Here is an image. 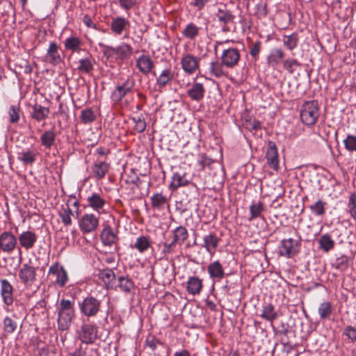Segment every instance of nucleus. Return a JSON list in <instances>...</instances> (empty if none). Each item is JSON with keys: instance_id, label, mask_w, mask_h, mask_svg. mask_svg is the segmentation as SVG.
Here are the masks:
<instances>
[{"instance_id": "0e129e2a", "label": "nucleus", "mask_w": 356, "mask_h": 356, "mask_svg": "<svg viewBox=\"0 0 356 356\" xmlns=\"http://www.w3.org/2000/svg\"><path fill=\"white\" fill-rule=\"evenodd\" d=\"M120 6L124 10H130L136 3V0H119Z\"/></svg>"}, {"instance_id": "c756f323", "label": "nucleus", "mask_w": 356, "mask_h": 356, "mask_svg": "<svg viewBox=\"0 0 356 356\" xmlns=\"http://www.w3.org/2000/svg\"><path fill=\"white\" fill-rule=\"evenodd\" d=\"M184 172H174L170 183V188L175 190L181 186H186L189 184V180L186 177Z\"/></svg>"}, {"instance_id": "423d86ee", "label": "nucleus", "mask_w": 356, "mask_h": 356, "mask_svg": "<svg viewBox=\"0 0 356 356\" xmlns=\"http://www.w3.org/2000/svg\"><path fill=\"white\" fill-rule=\"evenodd\" d=\"M78 223L83 234L92 233L99 227V217L94 213H84L79 219Z\"/></svg>"}, {"instance_id": "dca6fc26", "label": "nucleus", "mask_w": 356, "mask_h": 356, "mask_svg": "<svg viewBox=\"0 0 356 356\" xmlns=\"http://www.w3.org/2000/svg\"><path fill=\"white\" fill-rule=\"evenodd\" d=\"M174 79V72L171 68H167L161 72L156 77L155 88L157 91L162 92L165 87L170 84Z\"/></svg>"}, {"instance_id": "f03ea898", "label": "nucleus", "mask_w": 356, "mask_h": 356, "mask_svg": "<svg viewBox=\"0 0 356 356\" xmlns=\"http://www.w3.org/2000/svg\"><path fill=\"white\" fill-rule=\"evenodd\" d=\"M319 117V106L316 100L307 101L300 108V119L303 124L314 125Z\"/></svg>"}, {"instance_id": "680f3d73", "label": "nucleus", "mask_w": 356, "mask_h": 356, "mask_svg": "<svg viewBox=\"0 0 356 356\" xmlns=\"http://www.w3.org/2000/svg\"><path fill=\"white\" fill-rule=\"evenodd\" d=\"M212 163V160L208 158L205 154H201L200 159L198 160V165L202 170H204L206 167L209 166Z\"/></svg>"}, {"instance_id": "f704fd0d", "label": "nucleus", "mask_w": 356, "mask_h": 356, "mask_svg": "<svg viewBox=\"0 0 356 356\" xmlns=\"http://www.w3.org/2000/svg\"><path fill=\"white\" fill-rule=\"evenodd\" d=\"M260 316L273 324V321L277 318L278 314L275 311V307L270 303H267L263 306Z\"/></svg>"}, {"instance_id": "9b49d317", "label": "nucleus", "mask_w": 356, "mask_h": 356, "mask_svg": "<svg viewBox=\"0 0 356 356\" xmlns=\"http://www.w3.org/2000/svg\"><path fill=\"white\" fill-rule=\"evenodd\" d=\"M200 59L191 54H183L181 65L184 72L188 75L195 74L199 70Z\"/></svg>"}, {"instance_id": "4d7b16f0", "label": "nucleus", "mask_w": 356, "mask_h": 356, "mask_svg": "<svg viewBox=\"0 0 356 356\" xmlns=\"http://www.w3.org/2000/svg\"><path fill=\"white\" fill-rule=\"evenodd\" d=\"M300 63L295 58H287L283 61V68L289 73H293Z\"/></svg>"}, {"instance_id": "69168bd1", "label": "nucleus", "mask_w": 356, "mask_h": 356, "mask_svg": "<svg viewBox=\"0 0 356 356\" xmlns=\"http://www.w3.org/2000/svg\"><path fill=\"white\" fill-rule=\"evenodd\" d=\"M82 22L88 28H91L95 30L97 29L96 24L93 22L90 16L88 15H83Z\"/></svg>"}, {"instance_id": "412c9836", "label": "nucleus", "mask_w": 356, "mask_h": 356, "mask_svg": "<svg viewBox=\"0 0 356 356\" xmlns=\"http://www.w3.org/2000/svg\"><path fill=\"white\" fill-rule=\"evenodd\" d=\"M207 272L210 278L216 281H220L225 275L223 266L218 260L212 261L208 265Z\"/></svg>"}, {"instance_id": "aec40b11", "label": "nucleus", "mask_w": 356, "mask_h": 356, "mask_svg": "<svg viewBox=\"0 0 356 356\" xmlns=\"http://www.w3.org/2000/svg\"><path fill=\"white\" fill-rule=\"evenodd\" d=\"M266 157L270 167L277 170L279 166L278 153L276 145L273 141L268 143Z\"/></svg>"}, {"instance_id": "603ef678", "label": "nucleus", "mask_w": 356, "mask_h": 356, "mask_svg": "<svg viewBox=\"0 0 356 356\" xmlns=\"http://www.w3.org/2000/svg\"><path fill=\"white\" fill-rule=\"evenodd\" d=\"M327 203L321 200H318L314 204H312L309 208L315 216H321L325 213V206Z\"/></svg>"}, {"instance_id": "39448f33", "label": "nucleus", "mask_w": 356, "mask_h": 356, "mask_svg": "<svg viewBox=\"0 0 356 356\" xmlns=\"http://www.w3.org/2000/svg\"><path fill=\"white\" fill-rule=\"evenodd\" d=\"M20 282L27 289L38 288L36 278V268L29 264H23L19 270Z\"/></svg>"}, {"instance_id": "4468645a", "label": "nucleus", "mask_w": 356, "mask_h": 356, "mask_svg": "<svg viewBox=\"0 0 356 356\" xmlns=\"http://www.w3.org/2000/svg\"><path fill=\"white\" fill-rule=\"evenodd\" d=\"M134 85V82L132 79H127L122 84L118 85L112 92V101L115 103H118L128 92L132 90Z\"/></svg>"}, {"instance_id": "79ce46f5", "label": "nucleus", "mask_w": 356, "mask_h": 356, "mask_svg": "<svg viewBox=\"0 0 356 356\" xmlns=\"http://www.w3.org/2000/svg\"><path fill=\"white\" fill-rule=\"evenodd\" d=\"M73 216V212L70 207L68 202L66 207H63L61 210L59 211V217L64 225L70 226L72 223V216Z\"/></svg>"}, {"instance_id": "6ab92c4d", "label": "nucleus", "mask_w": 356, "mask_h": 356, "mask_svg": "<svg viewBox=\"0 0 356 356\" xmlns=\"http://www.w3.org/2000/svg\"><path fill=\"white\" fill-rule=\"evenodd\" d=\"M220 241L221 239L217 236L216 233L210 232L203 236L204 243L202 244V247L212 256L216 253V248Z\"/></svg>"}, {"instance_id": "393cba45", "label": "nucleus", "mask_w": 356, "mask_h": 356, "mask_svg": "<svg viewBox=\"0 0 356 356\" xmlns=\"http://www.w3.org/2000/svg\"><path fill=\"white\" fill-rule=\"evenodd\" d=\"M205 88L202 83H195L187 90V95L191 100L200 102L204 97Z\"/></svg>"}, {"instance_id": "864d4df0", "label": "nucleus", "mask_w": 356, "mask_h": 356, "mask_svg": "<svg viewBox=\"0 0 356 356\" xmlns=\"http://www.w3.org/2000/svg\"><path fill=\"white\" fill-rule=\"evenodd\" d=\"M8 115L10 118V122L12 124L17 123L19 120L21 111L19 106L11 105L8 109Z\"/></svg>"}, {"instance_id": "c03bdc74", "label": "nucleus", "mask_w": 356, "mask_h": 356, "mask_svg": "<svg viewBox=\"0 0 356 356\" xmlns=\"http://www.w3.org/2000/svg\"><path fill=\"white\" fill-rule=\"evenodd\" d=\"M99 277L109 288L113 286L115 275L113 270L104 269L99 272Z\"/></svg>"}, {"instance_id": "09e8293b", "label": "nucleus", "mask_w": 356, "mask_h": 356, "mask_svg": "<svg viewBox=\"0 0 356 356\" xmlns=\"http://www.w3.org/2000/svg\"><path fill=\"white\" fill-rule=\"evenodd\" d=\"M168 198L161 193L154 194L151 197L152 206L157 209H162L167 204Z\"/></svg>"}, {"instance_id": "f3484780", "label": "nucleus", "mask_w": 356, "mask_h": 356, "mask_svg": "<svg viewBox=\"0 0 356 356\" xmlns=\"http://www.w3.org/2000/svg\"><path fill=\"white\" fill-rule=\"evenodd\" d=\"M136 67L143 74L147 75L152 73L154 63L149 55L142 54L136 59Z\"/></svg>"}, {"instance_id": "13d9d810", "label": "nucleus", "mask_w": 356, "mask_h": 356, "mask_svg": "<svg viewBox=\"0 0 356 356\" xmlns=\"http://www.w3.org/2000/svg\"><path fill=\"white\" fill-rule=\"evenodd\" d=\"M348 208L350 216L356 220V194L355 193H351L349 197Z\"/></svg>"}, {"instance_id": "5701e85b", "label": "nucleus", "mask_w": 356, "mask_h": 356, "mask_svg": "<svg viewBox=\"0 0 356 356\" xmlns=\"http://www.w3.org/2000/svg\"><path fill=\"white\" fill-rule=\"evenodd\" d=\"M0 283L3 301L6 305H11L13 302V287L6 279L0 280Z\"/></svg>"}, {"instance_id": "5fc2aeb1", "label": "nucleus", "mask_w": 356, "mask_h": 356, "mask_svg": "<svg viewBox=\"0 0 356 356\" xmlns=\"http://www.w3.org/2000/svg\"><path fill=\"white\" fill-rule=\"evenodd\" d=\"M343 143L347 151L350 152H356V136L348 134Z\"/></svg>"}, {"instance_id": "a18cd8bd", "label": "nucleus", "mask_w": 356, "mask_h": 356, "mask_svg": "<svg viewBox=\"0 0 356 356\" xmlns=\"http://www.w3.org/2000/svg\"><path fill=\"white\" fill-rule=\"evenodd\" d=\"M216 17L218 21L222 24H229V22H232L234 19V16L230 10L220 8L218 9Z\"/></svg>"}, {"instance_id": "7c9ffc66", "label": "nucleus", "mask_w": 356, "mask_h": 356, "mask_svg": "<svg viewBox=\"0 0 356 356\" xmlns=\"http://www.w3.org/2000/svg\"><path fill=\"white\" fill-rule=\"evenodd\" d=\"M94 59L91 55H88L78 61L77 70L81 73L90 74L94 69Z\"/></svg>"}, {"instance_id": "4c0bfd02", "label": "nucleus", "mask_w": 356, "mask_h": 356, "mask_svg": "<svg viewBox=\"0 0 356 356\" xmlns=\"http://www.w3.org/2000/svg\"><path fill=\"white\" fill-rule=\"evenodd\" d=\"M118 286L121 291L130 293L134 288V284L128 276H120L118 277Z\"/></svg>"}, {"instance_id": "c85d7f7f", "label": "nucleus", "mask_w": 356, "mask_h": 356, "mask_svg": "<svg viewBox=\"0 0 356 356\" xmlns=\"http://www.w3.org/2000/svg\"><path fill=\"white\" fill-rule=\"evenodd\" d=\"M101 239L104 245L111 247L117 243L118 237L110 226L104 227L101 233Z\"/></svg>"}, {"instance_id": "8fccbe9b", "label": "nucleus", "mask_w": 356, "mask_h": 356, "mask_svg": "<svg viewBox=\"0 0 356 356\" xmlns=\"http://www.w3.org/2000/svg\"><path fill=\"white\" fill-rule=\"evenodd\" d=\"M3 330L8 334H13L17 328L18 324L14 318L6 316L3 321Z\"/></svg>"}, {"instance_id": "a878e982", "label": "nucleus", "mask_w": 356, "mask_h": 356, "mask_svg": "<svg viewBox=\"0 0 356 356\" xmlns=\"http://www.w3.org/2000/svg\"><path fill=\"white\" fill-rule=\"evenodd\" d=\"M110 164L100 160H97L91 167L93 177L97 179L104 178L109 170Z\"/></svg>"}, {"instance_id": "bb28decb", "label": "nucleus", "mask_w": 356, "mask_h": 356, "mask_svg": "<svg viewBox=\"0 0 356 356\" xmlns=\"http://www.w3.org/2000/svg\"><path fill=\"white\" fill-rule=\"evenodd\" d=\"M203 288L202 280L196 276L189 277L186 282V291L193 296L199 295Z\"/></svg>"}, {"instance_id": "37998d69", "label": "nucleus", "mask_w": 356, "mask_h": 356, "mask_svg": "<svg viewBox=\"0 0 356 356\" xmlns=\"http://www.w3.org/2000/svg\"><path fill=\"white\" fill-rule=\"evenodd\" d=\"M56 139V134L51 130L45 131L40 136L42 145L46 149H51Z\"/></svg>"}, {"instance_id": "9d476101", "label": "nucleus", "mask_w": 356, "mask_h": 356, "mask_svg": "<svg viewBox=\"0 0 356 356\" xmlns=\"http://www.w3.org/2000/svg\"><path fill=\"white\" fill-rule=\"evenodd\" d=\"M17 245V238L10 231L0 234V250L11 253Z\"/></svg>"}, {"instance_id": "338daca9", "label": "nucleus", "mask_w": 356, "mask_h": 356, "mask_svg": "<svg viewBox=\"0 0 356 356\" xmlns=\"http://www.w3.org/2000/svg\"><path fill=\"white\" fill-rule=\"evenodd\" d=\"M208 0H192L191 5L200 10L205 6Z\"/></svg>"}, {"instance_id": "e2e57ef3", "label": "nucleus", "mask_w": 356, "mask_h": 356, "mask_svg": "<svg viewBox=\"0 0 356 356\" xmlns=\"http://www.w3.org/2000/svg\"><path fill=\"white\" fill-rule=\"evenodd\" d=\"M177 244V243H174L173 240L170 243H165L163 244V249L162 250L163 253L164 254H170L173 253L175 252V249Z\"/></svg>"}, {"instance_id": "4be33fe9", "label": "nucleus", "mask_w": 356, "mask_h": 356, "mask_svg": "<svg viewBox=\"0 0 356 356\" xmlns=\"http://www.w3.org/2000/svg\"><path fill=\"white\" fill-rule=\"evenodd\" d=\"M97 336V330L95 325L83 324L79 338L83 343H92Z\"/></svg>"}, {"instance_id": "20e7f679", "label": "nucleus", "mask_w": 356, "mask_h": 356, "mask_svg": "<svg viewBox=\"0 0 356 356\" xmlns=\"http://www.w3.org/2000/svg\"><path fill=\"white\" fill-rule=\"evenodd\" d=\"M132 51L133 49L130 44L122 42L115 47L106 46L104 51V54L107 58H114L124 60L130 58L132 54Z\"/></svg>"}, {"instance_id": "2f4dec72", "label": "nucleus", "mask_w": 356, "mask_h": 356, "mask_svg": "<svg viewBox=\"0 0 356 356\" xmlns=\"http://www.w3.org/2000/svg\"><path fill=\"white\" fill-rule=\"evenodd\" d=\"M82 45V41L76 36H70L66 38L64 42L65 49L72 53L79 52Z\"/></svg>"}, {"instance_id": "7ed1b4c3", "label": "nucleus", "mask_w": 356, "mask_h": 356, "mask_svg": "<svg viewBox=\"0 0 356 356\" xmlns=\"http://www.w3.org/2000/svg\"><path fill=\"white\" fill-rule=\"evenodd\" d=\"M101 300L88 295L79 302V307L81 314L88 318L96 317L101 311Z\"/></svg>"}, {"instance_id": "de8ad7c7", "label": "nucleus", "mask_w": 356, "mask_h": 356, "mask_svg": "<svg viewBox=\"0 0 356 356\" xmlns=\"http://www.w3.org/2000/svg\"><path fill=\"white\" fill-rule=\"evenodd\" d=\"M299 38L297 33L283 36V44L289 50H293L298 46Z\"/></svg>"}, {"instance_id": "b1692460", "label": "nucleus", "mask_w": 356, "mask_h": 356, "mask_svg": "<svg viewBox=\"0 0 356 356\" xmlns=\"http://www.w3.org/2000/svg\"><path fill=\"white\" fill-rule=\"evenodd\" d=\"M225 64L220 60V62L216 60L211 62L208 67V73L216 78H220L222 76H227L228 72Z\"/></svg>"}, {"instance_id": "58836bf2", "label": "nucleus", "mask_w": 356, "mask_h": 356, "mask_svg": "<svg viewBox=\"0 0 356 356\" xmlns=\"http://www.w3.org/2000/svg\"><path fill=\"white\" fill-rule=\"evenodd\" d=\"M37 154V152L27 149L19 153L17 159L25 165H31L36 160Z\"/></svg>"}, {"instance_id": "72a5a7b5", "label": "nucleus", "mask_w": 356, "mask_h": 356, "mask_svg": "<svg viewBox=\"0 0 356 356\" xmlns=\"http://www.w3.org/2000/svg\"><path fill=\"white\" fill-rule=\"evenodd\" d=\"M31 117L38 122L44 120L49 113L48 108L42 106L40 104H35L32 107Z\"/></svg>"}, {"instance_id": "f8f14e48", "label": "nucleus", "mask_w": 356, "mask_h": 356, "mask_svg": "<svg viewBox=\"0 0 356 356\" xmlns=\"http://www.w3.org/2000/svg\"><path fill=\"white\" fill-rule=\"evenodd\" d=\"M241 55L236 48H229L223 51L220 60L227 68H233L238 65Z\"/></svg>"}, {"instance_id": "c9c22d12", "label": "nucleus", "mask_w": 356, "mask_h": 356, "mask_svg": "<svg viewBox=\"0 0 356 356\" xmlns=\"http://www.w3.org/2000/svg\"><path fill=\"white\" fill-rule=\"evenodd\" d=\"M150 245L149 238L142 235L136 238L135 243L131 245V248L136 249L140 253H143L149 249Z\"/></svg>"}, {"instance_id": "49530a36", "label": "nucleus", "mask_w": 356, "mask_h": 356, "mask_svg": "<svg viewBox=\"0 0 356 356\" xmlns=\"http://www.w3.org/2000/svg\"><path fill=\"white\" fill-rule=\"evenodd\" d=\"M264 211V204L261 202H254L250 206V216L248 218L249 221L257 218L262 217L261 213Z\"/></svg>"}, {"instance_id": "473e14b6", "label": "nucleus", "mask_w": 356, "mask_h": 356, "mask_svg": "<svg viewBox=\"0 0 356 356\" xmlns=\"http://www.w3.org/2000/svg\"><path fill=\"white\" fill-rule=\"evenodd\" d=\"M319 248L325 252H328L334 248L335 242L329 234H325L318 240Z\"/></svg>"}, {"instance_id": "f257e3e1", "label": "nucleus", "mask_w": 356, "mask_h": 356, "mask_svg": "<svg viewBox=\"0 0 356 356\" xmlns=\"http://www.w3.org/2000/svg\"><path fill=\"white\" fill-rule=\"evenodd\" d=\"M75 315L74 302L70 300L62 299L58 307V327L60 330H67L71 325Z\"/></svg>"}, {"instance_id": "6e6552de", "label": "nucleus", "mask_w": 356, "mask_h": 356, "mask_svg": "<svg viewBox=\"0 0 356 356\" xmlns=\"http://www.w3.org/2000/svg\"><path fill=\"white\" fill-rule=\"evenodd\" d=\"M300 246V242L293 238L283 239L279 247V253L281 256L291 258L298 253Z\"/></svg>"}, {"instance_id": "e433bc0d", "label": "nucleus", "mask_w": 356, "mask_h": 356, "mask_svg": "<svg viewBox=\"0 0 356 356\" xmlns=\"http://www.w3.org/2000/svg\"><path fill=\"white\" fill-rule=\"evenodd\" d=\"M201 29V27L191 22L186 26L181 33L185 38L192 40H195L199 35Z\"/></svg>"}, {"instance_id": "3c124183", "label": "nucleus", "mask_w": 356, "mask_h": 356, "mask_svg": "<svg viewBox=\"0 0 356 356\" xmlns=\"http://www.w3.org/2000/svg\"><path fill=\"white\" fill-rule=\"evenodd\" d=\"M80 119L84 124H90L96 120V115L91 108H85L81 111Z\"/></svg>"}, {"instance_id": "ddd939ff", "label": "nucleus", "mask_w": 356, "mask_h": 356, "mask_svg": "<svg viewBox=\"0 0 356 356\" xmlns=\"http://www.w3.org/2000/svg\"><path fill=\"white\" fill-rule=\"evenodd\" d=\"M45 60L52 65H57L63 61L60 47L56 42H50Z\"/></svg>"}, {"instance_id": "bf43d9fd", "label": "nucleus", "mask_w": 356, "mask_h": 356, "mask_svg": "<svg viewBox=\"0 0 356 356\" xmlns=\"http://www.w3.org/2000/svg\"><path fill=\"white\" fill-rule=\"evenodd\" d=\"M261 42L259 40H257L256 42L252 43L250 47V54L254 59H257L260 49H261Z\"/></svg>"}, {"instance_id": "a19ab883", "label": "nucleus", "mask_w": 356, "mask_h": 356, "mask_svg": "<svg viewBox=\"0 0 356 356\" xmlns=\"http://www.w3.org/2000/svg\"><path fill=\"white\" fill-rule=\"evenodd\" d=\"M188 237V233L185 227L179 226L173 230L174 243H176L179 245H181Z\"/></svg>"}, {"instance_id": "6e6d98bb", "label": "nucleus", "mask_w": 356, "mask_h": 356, "mask_svg": "<svg viewBox=\"0 0 356 356\" xmlns=\"http://www.w3.org/2000/svg\"><path fill=\"white\" fill-rule=\"evenodd\" d=\"M134 123V129L138 133L143 132L146 129V122L143 115L134 117L132 119Z\"/></svg>"}, {"instance_id": "ea45409f", "label": "nucleus", "mask_w": 356, "mask_h": 356, "mask_svg": "<svg viewBox=\"0 0 356 356\" xmlns=\"http://www.w3.org/2000/svg\"><path fill=\"white\" fill-rule=\"evenodd\" d=\"M334 308L330 301H325L319 305L318 313L323 320L329 319L333 312Z\"/></svg>"}, {"instance_id": "a211bd4d", "label": "nucleus", "mask_w": 356, "mask_h": 356, "mask_svg": "<svg viewBox=\"0 0 356 356\" xmlns=\"http://www.w3.org/2000/svg\"><path fill=\"white\" fill-rule=\"evenodd\" d=\"M49 274L56 277V283L60 287L64 286L68 281L66 270L63 266L58 263L51 266L49 269Z\"/></svg>"}, {"instance_id": "cd10ccee", "label": "nucleus", "mask_w": 356, "mask_h": 356, "mask_svg": "<svg viewBox=\"0 0 356 356\" xmlns=\"http://www.w3.org/2000/svg\"><path fill=\"white\" fill-rule=\"evenodd\" d=\"M284 57V52L281 48L273 49L267 56V63L269 66L275 68L280 65Z\"/></svg>"}, {"instance_id": "0eeeda50", "label": "nucleus", "mask_w": 356, "mask_h": 356, "mask_svg": "<svg viewBox=\"0 0 356 356\" xmlns=\"http://www.w3.org/2000/svg\"><path fill=\"white\" fill-rule=\"evenodd\" d=\"M111 33L115 36L127 34L129 31L131 23L128 18L122 16L111 17L109 24Z\"/></svg>"}, {"instance_id": "052dcab7", "label": "nucleus", "mask_w": 356, "mask_h": 356, "mask_svg": "<svg viewBox=\"0 0 356 356\" xmlns=\"http://www.w3.org/2000/svg\"><path fill=\"white\" fill-rule=\"evenodd\" d=\"M343 334L346 335L352 342L356 341V328L348 325L344 328Z\"/></svg>"}, {"instance_id": "1a4fd4ad", "label": "nucleus", "mask_w": 356, "mask_h": 356, "mask_svg": "<svg viewBox=\"0 0 356 356\" xmlns=\"http://www.w3.org/2000/svg\"><path fill=\"white\" fill-rule=\"evenodd\" d=\"M17 241H19V244L20 246L19 248V254L21 255V248H24L26 250H29L35 247V243L38 241V236L33 231H23L21 234H19L17 237Z\"/></svg>"}, {"instance_id": "2eb2a0df", "label": "nucleus", "mask_w": 356, "mask_h": 356, "mask_svg": "<svg viewBox=\"0 0 356 356\" xmlns=\"http://www.w3.org/2000/svg\"><path fill=\"white\" fill-rule=\"evenodd\" d=\"M88 205L99 214L106 212L104 207L106 201L104 197L99 193H93L87 197Z\"/></svg>"}, {"instance_id": "774afa93", "label": "nucleus", "mask_w": 356, "mask_h": 356, "mask_svg": "<svg viewBox=\"0 0 356 356\" xmlns=\"http://www.w3.org/2000/svg\"><path fill=\"white\" fill-rule=\"evenodd\" d=\"M70 356H88L87 354L86 349H83L82 348H79L76 350L73 353L70 355Z\"/></svg>"}]
</instances>
